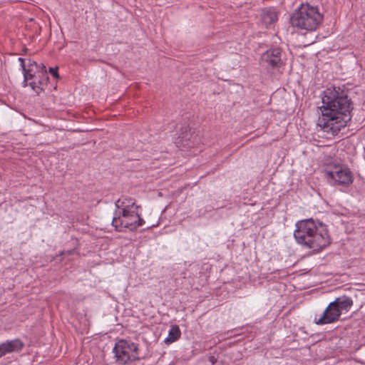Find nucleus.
Here are the masks:
<instances>
[{
  "label": "nucleus",
  "mask_w": 365,
  "mask_h": 365,
  "mask_svg": "<svg viewBox=\"0 0 365 365\" xmlns=\"http://www.w3.org/2000/svg\"><path fill=\"white\" fill-rule=\"evenodd\" d=\"M36 69L42 73V75L45 77L46 80L48 79V77L46 76V66L43 64L38 65V67L36 68Z\"/></svg>",
  "instance_id": "obj_19"
},
{
  "label": "nucleus",
  "mask_w": 365,
  "mask_h": 365,
  "mask_svg": "<svg viewBox=\"0 0 365 365\" xmlns=\"http://www.w3.org/2000/svg\"><path fill=\"white\" fill-rule=\"evenodd\" d=\"M50 73L54 77V78H58V68H49Z\"/></svg>",
  "instance_id": "obj_21"
},
{
  "label": "nucleus",
  "mask_w": 365,
  "mask_h": 365,
  "mask_svg": "<svg viewBox=\"0 0 365 365\" xmlns=\"http://www.w3.org/2000/svg\"><path fill=\"white\" fill-rule=\"evenodd\" d=\"M182 129L185 130V131H182L179 134V138L182 141V143L183 145L190 146V144L187 143V141L190 140V136H189V134L187 133L188 128L185 127Z\"/></svg>",
  "instance_id": "obj_16"
},
{
  "label": "nucleus",
  "mask_w": 365,
  "mask_h": 365,
  "mask_svg": "<svg viewBox=\"0 0 365 365\" xmlns=\"http://www.w3.org/2000/svg\"><path fill=\"white\" fill-rule=\"evenodd\" d=\"M43 83H44V79L38 80V81L34 80L29 83V86H31L33 91H34L37 94H39L42 91V88H41L40 85Z\"/></svg>",
  "instance_id": "obj_15"
},
{
  "label": "nucleus",
  "mask_w": 365,
  "mask_h": 365,
  "mask_svg": "<svg viewBox=\"0 0 365 365\" xmlns=\"http://www.w3.org/2000/svg\"><path fill=\"white\" fill-rule=\"evenodd\" d=\"M34 67L38 68V64L31 59H28V63L26 64V68H32L34 70Z\"/></svg>",
  "instance_id": "obj_20"
},
{
  "label": "nucleus",
  "mask_w": 365,
  "mask_h": 365,
  "mask_svg": "<svg viewBox=\"0 0 365 365\" xmlns=\"http://www.w3.org/2000/svg\"><path fill=\"white\" fill-rule=\"evenodd\" d=\"M322 20L323 16L318 8L309 4H302L290 17L293 27L307 31L317 30Z\"/></svg>",
  "instance_id": "obj_3"
},
{
  "label": "nucleus",
  "mask_w": 365,
  "mask_h": 365,
  "mask_svg": "<svg viewBox=\"0 0 365 365\" xmlns=\"http://www.w3.org/2000/svg\"><path fill=\"white\" fill-rule=\"evenodd\" d=\"M215 357L214 356H211L210 359V361H211V363L213 364L214 362H215Z\"/></svg>",
  "instance_id": "obj_23"
},
{
  "label": "nucleus",
  "mask_w": 365,
  "mask_h": 365,
  "mask_svg": "<svg viewBox=\"0 0 365 365\" xmlns=\"http://www.w3.org/2000/svg\"><path fill=\"white\" fill-rule=\"evenodd\" d=\"M122 210L123 209H135L138 210L140 207L135 204V200L132 197H122Z\"/></svg>",
  "instance_id": "obj_14"
},
{
  "label": "nucleus",
  "mask_w": 365,
  "mask_h": 365,
  "mask_svg": "<svg viewBox=\"0 0 365 365\" xmlns=\"http://www.w3.org/2000/svg\"><path fill=\"white\" fill-rule=\"evenodd\" d=\"M138 210L135 209H123L121 211L115 210L111 224L116 231L123 232L125 227L124 225H120L121 222L128 220V218H134Z\"/></svg>",
  "instance_id": "obj_8"
},
{
  "label": "nucleus",
  "mask_w": 365,
  "mask_h": 365,
  "mask_svg": "<svg viewBox=\"0 0 365 365\" xmlns=\"http://www.w3.org/2000/svg\"><path fill=\"white\" fill-rule=\"evenodd\" d=\"M328 177L334 180V184L348 186L353 182V176L351 170L346 166L336 165L333 170H327Z\"/></svg>",
  "instance_id": "obj_6"
},
{
  "label": "nucleus",
  "mask_w": 365,
  "mask_h": 365,
  "mask_svg": "<svg viewBox=\"0 0 365 365\" xmlns=\"http://www.w3.org/2000/svg\"><path fill=\"white\" fill-rule=\"evenodd\" d=\"M135 220V218H128V220L130 222H133V220Z\"/></svg>",
  "instance_id": "obj_24"
},
{
  "label": "nucleus",
  "mask_w": 365,
  "mask_h": 365,
  "mask_svg": "<svg viewBox=\"0 0 365 365\" xmlns=\"http://www.w3.org/2000/svg\"><path fill=\"white\" fill-rule=\"evenodd\" d=\"M295 227L294 239L305 248L318 252L331 242L327 225L319 220L312 218L299 220Z\"/></svg>",
  "instance_id": "obj_2"
},
{
  "label": "nucleus",
  "mask_w": 365,
  "mask_h": 365,
  "mask_svg": "<svg viewBox=\"0 0 365 365\" xmlns=\"http://www.w3.org/2000/svg\"><path fill=\"white\" fill-rule=\"evenodd\" d=\"M34 71H29L28 72H24V81H23V86L26 87L29 84L27 83L29 79H31L34 78Z\"/></svg>",
  "instance_id": "obj_17"
},
{
  "label": "nucleus",
  "mask_w": 365,
  "mask_h": 365,
  "mask_svg": "<svg viewBox=\"0 0 365 365\" xmlns=\"http://www.w3.org/2000/svg\"><path fill=\"white\" fill-rule=\"evenodd\" d=\"M113 352L116 361L121 365H125L140 359L138 345L131 341L120 339L113 347Z\"/></svg>",
  "instance_id": "obj_4"
},
{
  "label": "nucleus",
  "mask_w": 365,
  "mask_h": 365,
  "mask_svg": "<svg viewBox=\"0 0 365 365\" xmlns=\"http://www.w3.org/2000/svg\"><path fill=\"white\" fill-rule=\"evenodd\" d=\"M322 116L317 125L324 131L336 135L351 120V101L344 91L335 87L327 88L322 96Z\"/></svg>",
  "instance_id": "obj_1"
},
{
  "label": "nucleus",
  "mask_w": 365,
  "mask_h": 365,
  "mask_svg": "<svg viewBox=\"0 0 365 365\" xmlns=\"http://www.w3.org/2000/svg\"><path fill=\"white\" fill-rule=\"evenodd\" d=\"M258 18L260 24L267 28L278 19V12L274 7H266L259 10Z\"/></svg>",
  "instance_id": "obj_9"
},
{
  "label": "nucleus",
  "mask_w": 365,
  "mask_h": 365,
  "mask_svg": "<svg viewBox=\"0 0 365 365\" xmlns=\"http://www.w3.org/2000/svg\"><path fill=\"white\" fill-rule=\"evenodd\" d=\"M333 303L337 307L342 313L343 311L348 312L353 305V300L351 297L343 295L336 298Z\"/></svg>",
  "instance_id": "obj_11"
},
{
  "label": "nucleus",
  "mask_w": 365,
  "mask_h": 365,
  "mask_svg": "<svg viewBox=\"0 0 365 365\" xmlns=\"http://www.w3.org/2000/svg\"><path fill=\"white\" fill-rule=\"evenodd\" d=\"M261 63L266 68L279 69L284 65L283 53L280 48H271L262 53Z\"/></svg>",
  "instance_id": "obj_5"
},
{
  "label": "nucleus",
  "mask_w": 365,
  "mask_h": 365,
  "mask_svg": "<svg viewBox=\"0 0 365 365\" xmlns=\"http://www.w3.org/2000/svg\"><path fill=\"white\" fill-rule=\"evenodd\" d=\"M19 61L20 62V66L22 70V73L28 72L29 71H33L32 68H26V64L25 63V59L23 58H19Z\"/></svg>",
  "instance_id": "obj_18"
},
{
  "label": "nucleus",
  "mask_w": 365,
  "mask_h": 365,
  "mask_svg": "<svg viewBox=\"0 0 365 365\" xmlns=\"http://www.w3.org/2000/svg\"><path fill=\"white\" fill-rule=\"evenodd\" d=\"M341 314L337 307L331 302L327 307L319 318H315L314 322L317 325L334 323L339 319Z\"/></svg>",
  "instance_id": "obj_7"
},
{
  "label": "nucleus",
  "mask_w": 365,
  "mask_h": 365,
  "mask_svg": "<svg viewBox=\"0 0 365 365\" xmlns=\"http://www.w3.org/2000/svg\"><path fill=\"white\" fill-rule=\"evenodd\" d=\"M24 346V343L19 339L7 340L0 344V358L7 354L21 351Z\"/></svg>",
  "instance_id": "obj_10"
},
{
  "label": "nucleus",
  "mask_w": 365,
  "mask_h": 365,
  "mask_svg": "<svg viewBox=\"0 0 365 365\" xmlns=\"http://www.w3.org/2000/svg\"><path fill=\"white\" fill-rule=\"evenodd\" d=\"M122 199L121 198H119L115 203V210H117L118 211H120L119 209H121L122 210Z\"/></svg>",
  "instance_id": "obj_22"
},
{
  "label": "nucleus",
  "mask_w": 365,
  "mask_h": 365,
  "mask_svg": "<svg viewBox=\"0 0 365 365\" xmlns=\"http://www.w3.org/2000/svg\"><path fill=\"white\" fill-rule=\"evenodd\" d=\"M134 218L135 220H134L133 222L123 220L121 222L120 225H124V227H126L131 232L135 231L139 227L145 224V220L140 217V214L138 212Z\"/></svg>",
  "instance_id": "obj_12"
},
{
  "label": "nucleus",
  "mask_w": 365,
  "mask_h": 365,
  "mask_svg": "<svg viewBox=\"0 0 365 365\" xmlns=\"http://www.w3.org/2000/svg\"><path fill=\"white\" fill-rule=\"evenodd\" d=\"M181 336V331L178 325H173L168 332V336L164 340L166 344H170L177 341Z\"/></svg>",
  "instance_id": "obj_13"
}]
</instances>
